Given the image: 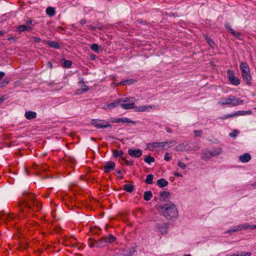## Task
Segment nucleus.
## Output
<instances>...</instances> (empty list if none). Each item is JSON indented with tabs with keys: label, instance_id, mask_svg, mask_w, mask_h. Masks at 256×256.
<instances>
[{
	"label": "nucleus",
	"instance_id": "f257e3e1",
	"mask_svg": "<svg viewBox=\"0 0 256 256\" xmlns=\"http://www.w3.org/2000/svg\"><path fill=\"white\" fill-rule=\"evenodd\" d=\"M119 104L122 108L125 110L134 108L136 112H146L148 111L152 108L151 106H134V104L136 99L134 98L130 97L124 98H120Z\"/></svg>",
	"mask_w": 256,
	"mask_h": 256
},
{
	"label": "nucleus",
	"instance_id": "f03ea898",
	"mask_svg": "<svg viewBox=\"0 0 256 256\" xmlns=\"http://www.w3.org/2000/svg\"><path fill=\"white\" fill-rule=\"evenodd\" d=\"M158 210L162 215L168 219H175L178 216L176 206L171 202L159 206Z\"/></svg>",
	"mask_w": 256,
	"mask_h": 256
},
{
	"label": "nucleus",
	"instance_id": "7ed1b4c3",
	"mask_svg": "<svg viewBox=\"0 0 256 256\" xmlns=\"http://www.w3.org/2000/svg\"><path fill=\"white\" fill-rule=\"evenodd\" d=\"M23 200V202L20 204L22 210H22L23 206L26 207V208H31L30 202L38 208L40 206V203L36 199L35 196L32 194L24 192V193Z\"/></svg>",
	"mask_w": 256,
	"mask_h": 256
},
{
	"label": "nucleus",
	"instance_id": "20e7f679",
	"mask_svg": "<svg viewBox=\"0 0 256 256\" xmlns=\"http://www.w3.org/2000/svg\"><path fill=\"white\" fill-rule=\"evenodd\" d=\"M243 104V100L238 98L230 95L228 97L222 98L218 104L220 106L228 105L230 106H235Z\"/></svg>",
	"mask_w": 256,
	"mask_h": 256
},
{
	"label": "nucleus",
	"instance_id": "39448f33",
	"mask_svg": "<svg viewBox=\"0 0 256 256\" xmlns=\"http://www.w3.org/2000/svg\"><path fill=\"white\" fill-rule=\"evenodd\" d=\"M240 70L242 72L243 80L246 84H250L251 82V76L248 64L244 62H242L240 65Z\"/></svg>",
	"mask_w": 256,
	"mask_h": 256
},
{
	"label": "nucleus",
	"instance_id": "423d86ee",
	"mask_svg": "<svg viewBox=\"0 0 256 256\" xmlns=\"http://www.w3.org/2000/svg\"><path fill=\"white\" fill-rule=\"evenodd\" d=\"M222 153L220 148H217L212 150H204L202 152V159L206 160L210 159L212 157L219 155Z\"/></svg>",
	"mask_w": 256,
	"mask_h": 256
},
{
	"label": "nucleus",
	"instance_id": "0eeeda50",
	"mask_svg": "<svg viewBox=\"0 0 256 256\" xmlns=\"http://www.w3.org/2000/svg\"><path fill=\"white\" fill-rule=\"evenodd\" d=\"M92 124L97 128H112V126L108 122L103 120H92Z\"/></svg>",
	"mask_w": 256,
	"mask_h": 256
},
{
	"label": "nucleus",
	"instance_id": "6e6552de",
	"mask_svg": "<svg viewBox=\"0 0 256 256\" xmlns=\"http://www.w3.org/2000/svg\"><path fill=\"white\" fill-rule=\"evenodd\" d=\"M228 78L230 81V82L236 86H237L240 84V80L234 76V72L232 70H228L227 72Z\"/></svg>",
	"mask_w": 256,
	"mask_h": 256
},
{
	"label": "nucleus",
	"instance_id": "1a4fd4ad",
	"mask_svg": "<svg viewBox=\"0 0 256 256\" xmlns=\"http://www.w3.org/2000/svg\"><path fill=\"white\" fill-rule=\"evenodd\" d=\"M119 106V100L118 99L111 103H104L102 106V108L106 110H110L114 108H116Z\"/></svg>",
	"mask_w": 256,
	"mask_h": 256
},
{
	"label": "nucleus",
	"instance_id": "9d476101",
	"mask_svg": "<svg viewBox=\"0 0 256 256\" xmlns=\"http://www.w3.org/2000/svg\"><path fill=\"white\" fill-rule=\"evenodd\" d=\"M157 230L161 234H166L167 232L168 226L166 224H158L156 226Z\"/></svg>",
	"mask_w": 256,
	"mask_h": 256
},
{
	"label": "nucleus",
	"instance_id": "9b49d317",
	"mask_svg": "<svg viewBox=\"0 0 256 256\" xmlns=\"http://www.w3.org/2000/svg\"><path fill=\"white\" fill-rule=\"evenodd\" d=\"M129 155L132 157L139 158L142 155V151L140 150H129Z\"/></svg>",
	"mask_w": 256,
	"mask_h": 256
},
{
	"label": "nucleus",
	"instance_id": "f8f14e48",
	"mask_svg": "<svg viewBox=\"0 0 256 256\" xmlns=\"http://www.w3.org/2000/svg\"><path fill=\"white\" fill-rule=\"evenodd\" d=\"M164 145L162 143L154 142L149 144L147 145V148L151 151H153L156 148H160V146Z\"/></svg>",
	"mask_w": 256,
	"mask_h": 256
},
{
	"label": "nucleus",
	"instance_id": "ddd939ff",
	"mask_svg": "<svg viewBox=\"0 0 256 256\" xmlns=\"http://www.w3.org/2000/svg\"><path fill=\"white\" fill-rule=\"evenodd\" d=\"M115 164L114 162H109L104 166V170L106 172H109L114 168Z\"/></svg>",
	"mask_w": 256,
	"mask_h": 256
},
{
	"label": "nucleus",
	"instance_id": "4468645a",
	"mask_svg": "<svg viewBox=\"0 0 256 256\" xmlns=\"http://www.w3.org/2000/svg\"><path fill=\"white\" fill-rule=\"evenodd\" d=\"M251 158L250 155L248 153H245L244 154L240 156L239 157L240 160L242 162H247Z\"/></svg>",
	"mask_w": 256,
	"mask_h": 256
},
{
	"label": "nucleus",
	"instance_id": "2eb2a0df",
	"mask_svg": "<svg viewBox=\"0 0 256 256\" xmlns=\"http://www.w3.org/2000/svg\"><path fill=\"white\" fill-rule=\"evenodd\" d=\"M116 240V238L112 234H110L108 236L104 237L102 240L106 242L112 243L114 242Z\"/></svg>",
	"mask_w": 256,
	"mask_h": 256
},
{
	"label": "nucleus",
	"instance_id": "dca6fc26",
	"mask_svg": "<svg viewBox=\"0 0 256 256\" xmlns=\"http://www.w3.org/2000/svg\"><path fill=\"white\" fill-rule=\"evenodd\" d=\"M0 218H3L4 220H6L10 221V220L13 219L14 217L12 215L8 214V213H4L2 212H0Z\"/></svg>",
	"mask_w": 256,
	"mask_h": 256
},
{
	"label": "nucleus",
	"instance_id": "f3484780",
	"mask_svg": "<svg viewBox=\"0 0 256 256\" xmlns=\"http://www.w3.org/2000/svg\"><path fill=\"white\" fill-rule=\"evenodd\" d=\"M251 253L246 252H240L234 253L231 254L227 255L226 256H250Z\"/></svg>",
	"mask_w": 256,
	"mask_h": 256
},
{
	"label": "nucleus",
	"instance_id": "a211bd4d",
	"mask_svg": "<svg viewBox=\"0 0 256 256\" xmlns=\"http://www.w3.org/2000/svg\"><path fill=\"white\" fill-rule=\"evenodd\" d=\"M32 30V28L31 26L28 25H21L18 28V30L19 32H22L25 30L30 31Z\"/></svg>",
	"mask_w": 256,
	"mask_h": 256
},
{
	"label": "nucleus",
	"instance_id": "6ab92c4d",
	"mask_svg": "<svg viewBox=\"0 0 256 256\" xmlns=\"http://www.w3.org/2000/svg\"><path fill=\"white\" fill-rule=\"evenodd\" d=\"M132 253L128 250H120L117 253L116 256H132Z\"/></svg>",
	"mask_w": 256,
	"mask_h": 256
},
{
	"label": "nucleus",
	"instance_id": "aec40b11",
	"mask_svg": "<svg viewBox=\"0 0 256 256\" xmlns=\"http://www.w3.org/2000/svg\"><path fill=\"white\" fill-rule=\"evenodd\" d=\"M160 143H162V144H164V145L160 146V148H162L163 149H168L170 148L174 144V142L173 141H170L169 142H160Z\"/></svg>",
	"mask_w": 256,
	"mask_h": 256
},
{
	"label": "nucleus",
	"instance_id": "412c9836",
	"mask_svg": "<svg viewBox=\"0 0 256 256\" xmlns=\"http://www.w3.org/2000/svg\"><path fill=\"white\" fill-rule=\"evenodd\" d=\"M188 144L186 143H183L178 144L175 148V150L177 152H183L186 150Z\"/></svg>",
	"mask_w": 256,
	"mask_h": 256
},
{
	"label": "nucleus",
	"instance_id": "4be33fe9",
	"mask_svg": "<svg viewBox=\"0 0 256 256\" xmlns=\"http://www.w3.org/2000/svg\"><path fill=\"white\" fill-rule=\"evenodd\" d=\"M36 114L34 112H28L25 113V116L28 120H31L36 117Z\"/></svg>",
	"mask_w": 256,
	"mask_h": 256
},
{
	"label": "nucleus",
	"instance_id": "5701e85b",
	"mask_svg": "<svg viewBox=\"0 0 256 256\" xmlns=\"http://www.w3.org/2000/svg\"><path fill=\"white\" fill-rule=\"evenodd\" d=\"M157 184L160 188H164L168 186V182L163 178H161L157 181Z\"/></svg>",
	"mask_w": 256,
	"mask_h": 256
},
{
	"label": "nucleus",
	"instance_id": "b1692460",
	"mask_svg": "<svg viewBox=\"0 0 256 256\" xmlns=\"http://www.w3.org/2000/svg\"><path fill=\"white\" fill-rule=\"evenodd\" d=\"M114 122L132 123L134 124H135V122L130 120L129 118H118L116 120L114 121Z\"/></svg>",
	"mask_w": 256,
	"mask_h": 256
},
{
	"label": "nucleus",
	"instance_id": "393cba45",
	"mask_svg": "<svg viewBox=\"0 0 256 256\" xmlns=\"http://www.w3.org/2000/svg\"><path fill=\"white\" fill-rule=\"evenodd\" d=\"M152 197V192L150 191H146L144 192V200L148 201Z\"/></svg>",
	"mask_w": 256,
	"mask_h": 256
},
{
	"label": "nucleus",
	"instance_id": "a878e982",
	"mask_svg": "<svg viewBox=\"0 0 256 256\" xmlns=\"http://www.w3.org/2000/svg\"><path fill=\"white\" fill-rule=\"evenodd\" d=\"M170 195V193L166 191H163L161 192L160 194V198H162V200H165L166 198H168Z\"/></svg>",
	"mask_w": 256,
	"mask_h": 256
},
{
	"label": "nucleus",
	"instance_id": "bb28decb",
	"mask_svg": "<svg viewBox=\"0 0 256 256\" xmlns=\"http://www.w3.org/2000/svg\"><path fill=\"white\" fill-rule=\"evenodd\" d=\"M46 12L49 16H52L55 14V10L52 7H48L46 8Z\"/></svg>",
	"mask_w": 256,
	"mask_h": 256
},
{
	"label": "nucleus",
	"instance_id": "cd10ccee",
	"mask_svg": "<svg viewBox=\"0 0 256 256\" xmlns=\"http://www.w3.org/2000/svg\"><path fill=\"white\" fill-rule=\"evenodd\" d=\"M124 189L125 191L130 192L134 190V186L130 184H125L124 186Z\"/></svg>",
	"mask_w": 256,
	"mask_h": 256
},
{
	"label": "nucleus",
	"instance_id": "c85d7f7f",
	"mask_svg": "<svg viewBox=\"0 0 256 256\" xmlns=\"http://www.w3.org/2000/svg\"><path fill=\"white\" fill-rule=\"evenodd\" d=\"M48 44L52 48H60L59 44L58 42H55L48 41Z\"/></svg>",
	"mask_w": 256,
	"mask_h": 256
},
{
	"label": "nucleus",
	"instance_id": "c756f323",
	"mask_svg": "<svg viewBox=\"0 0 256 256\" xmlns=\"http://www.w3.org/2000/svg\"><path fill=\"white\" fill-rule=\"evenodd\" d=\"M124 152L122 150H114L113 152V155L114 157L122 158L124 155Z\"/></svg>",
	"mask_w": 256,
	"mask_h": 256
},
{
	"label": "nucleus",
	"instance_id": "7c9ffc66",
	"mask_svg": "<svg viewBox=\"0 0 256 256\" xmlns=\"http://www.w3.org/2000/svg\"><path fill=\"white\" fill-rule=\"evenodd\" d=\"M154 178L153 175L150 174L146 176L145 182L148 184H152V180Z\"/></svg>",
	"mask_w": 256,
	"mask_h": 256
},
{
	"label": "nucleus",
	"instance_id": "2f4dec72",
	"mask_svg": "<svg viewBox=\"0 0 256 256\" xmlns=\"http://www.w3.org/2000/svg\"><path fill=\"white\" fill-rule=\"evenodd\" d=\"M242 230L240 224V225L234 226L232 229L228 230L227 232L230 233V232H236L240 231Z\"/></svg>",
	"mask_w": 256,
	"mask_h": 256
},
{
	"label": "nucleus",
	"instance_id": "473e14b6",
	"mask_svg": "<svg viewBox=\"0 0 256 256\" xmlns=\"http://www.w3.org/2000/svg\"><path fill=\"white\" fill-rule=\"evenodd\" d=\"M144 161L146 162L148 164H150L152 162H154V158H153L150 156H147L144 158Z\"/></svg>",
	"mask_w": 256,
	"mask_h": 256
},
{
	"label": "nucleus",
	"instance_id": "72a5a7b5",
	"mask_svg": "<svg viewBox=\"0 0 256 256\" xmlns=\"http://www.w3.org/2000/svg\"><path fill=\"white\" fill-rule=\"evenodd\" d=\"M91 49L96 52H98L100 47L96 44H92L90 46Z\"/></svg>",
	"mask_w": 256,
	"mask_h": 256
},
{
	"label": "nucleus",
	"instance_id": "f704fd0d",
	"mask_svg": "<svg viewBox=\"0 0 256 256\" xmlns=\"http://www.w3.org/2000/svg\"><path fill=\"white\" fill-rule=\"evenodd\" d=\"M206 42L208 43V44H210V46L212 47V48H214V42L211 40V39L206 36Z\"/></svg>",
	"mask_w": 256,
	"mask_h": 256
},
{
	"label": "nucleus",
	"instance_id": "c9c22d12",
	"mask_svg": "<svg viewBox=\"0 0 256 256\" xmlns=\"http://www.w3.org/2000/svg\"><path fill=\"white\" fill-rule=\"evenodd\" d=\"M134 82L133 80H125V81H122L121 82H120V84H122V85H124V84H132Z\"/></svg>",
	"mask_w": 256,
	"mask_h": 256
},
{
	"label": "nucleus",
	"instance_id": "e433bc0d",
	"mask_svg": "<svg viewBox=\"0 0 256 256\" xmlns=\"http://www.w3.org/2000/svg\"><path fill=\"white\" fill-rule=\"evenodd\" d=\"M72 65V62L70 60H65L64 63V66L66 68H70Z\"/></svg>",
	"mask_w": 256,
	"mask_h": 256
},
{
	"label": "nucleus",
	"instance_id": "4c0bfd02",
	"mask_svg": "<svg viewBox=\"0 0 256 256\" xmlns=\"http://www.w3.org/2000/svg\"><path fill=\"white\" fill-rule=\"evenodd\" d=\"M164 160L166 161H170L172 159V157L170 156V154L168 152L166 153L164 157Z\"/></svg>",
	"mask_w": 256,
	"mask_h": 256
},
{
	"label": "nucleus",
	"instance_id": "58836bf2",
	"mask_svg": "<svg viewBox=\"0 0 256 256\" xmlns=\"http://www.w3.org/2000/svg\"><path fill=\"white\" fill-rule=\"evenodd\" d=\"M249 224L248 223H244L242 224H240L242 230H248L249 229Z\"/></svg>",
	"mask_w": 256,
	"mask_h": 256
},
{
	"label": "nucleus",
	"instance_id": "ea45409f",
	"mask_svg": "<svg viewBox=\"0 0 256 256\" xmlns=\"http://www.w3.org/2000/svg\"><path fill=\"white\" fill-rule=\"evenodd\" d=\"M235 115H236V116L246 115L245 111L240 110V111L236 112H235Z\"/></svg>",
	"mask_w": 256,
	"mask_h": 256
},
{
	"label": "nucleus",
	"instance_id": "a19ab883",
	"mask_svg": "<svg viewBox=\"0 0 256 256\" xmlns=\"http://www.w3.org/2000/svg\"><path fill=\"white\" fill-rule=\"evenodd\" d=\"M178 166L183 170L185 169L186 168V164L180 161L178 162Z\"/></svg>",
	"mask_w": 256,
	"mask_h": 256
},
{
	"label": "nucleus",
	"instance_id": "79ce46f5",
	"mask_svg": "<svg viewBox=\"0 0 256 256\" xmlns=\"http://www.w3.org/2000/svg\"><path fill=\"white\" fill-rule=\"evenodd\" d=\"M232 116H236L235 112L232 114H228L224 116V117L222 118V119H226Z\"/></svg>",
	"mask_w": 256,
	"mask_h": 256
},
{
	"label": "nucleus",
	"instance_id": "37998d69",
	"mask_svg": "<svg viewBox=\"0 0 256 256\" xmlns=\"http://www.w3.org/2000/svg\"><path fill=\"white\" fill-rule=\"evenodd\" d=\"M229 32L232 34H233L234 36H239L240 34L238 32H236L234 31V30H233L232 28L230 29Z\"/></svg>",
	"mask_w": 256,
	"mask_h": 256
},
{
	"label": "nucleus",
	"instance_id": "c03bdc74",
	"mask_svg": "<svg viewBox=\"0 0 256 256\" xmlns=\"http://www.w3.org/2000/svg\"><path fill=\"white\" fill-rule=\"evenodd\" d=\"M202 134V130H195L194 131V134L196 136H200Z\"/></svg>",
	"mask_w": 256,
	"mask_h": 256
},
{
	"label": "nucleus",
	"instance_id": "a18cd8bd",
	"mask_svg": "<svg viewBox=\"0 0 256 256\" xmlns=\"http://www.w3.org/2000/svg\"><path fill=\"white\" fill-rule=\"evenodd\" d=\"M237 134V132L234 130V131L232 132H231L230 134V136L231 137V138H234Z\"/></svg>",
	"mask_w": 256,
	"mask_h": 256
},
{
	"label": "nucleus",
	"instance_id": "49530a36",
	"mask_svg": "<svg viewBox=\"0 0 256 256\" xmlns=\"http://www.w3.org/2000/svg\"><path fill=\"white\" fill-rule=\"evenodd\" d=\"M88 90H89L88 87L86 85V84H84V86H83V88H82V90L83 92H86V91H88Z\"/></svg>",
	"mask_w": 256,
	"mask_h": 256
},
{
	"label": "nucleus",
	"instance_id": "de8ad7c7",
	"mask_svg": "<svg viewBox=\"0 0 256 256\" xmlns=\"http://www.w3.org/2000/svg\"><path fill=\"white\" fill-rule=\"evenodd\" d=\"M32 20H27L26 22L27 25H30L32 24Z\"/></svg>",
	"mask_w": 256,
	"mask_h": 256
},
{
	"label": "nucleus",
	"instance_id": "09e8293b",
	"mask_svg": "<svg viewBox=\"0 0 256 256\" xmlns=\"http://www.w3.org/2000/svg\"><path fill=\"white\" fill-rule=\"evenodd\" d=\"M256 228V225H249V229L250 230H253Z\"/></svg>",
	"mask_w": 256,
	"mask_h": 256
},
{
	"label": "nucleus",
	"instance_id": "8fccbe9b",
	"mask_svg": "<svg viewBox=\"0 0 256 256\" xmlns=\"http://www.w3.org/2000/svg\"><path fill=\"white\" fill-rule=\"evenodd\" d=\"M174 175L175 176H180V177H182V175L181 174H180L179 172H175L174 173Z\"/></svg>",
	"mask_w": 256,
	"mask_h": 256
},
{
	"label": "nucleus",
	"instance_id": "3c124183",
	"mask_svg": "<svg viewBox=\"0 0 256 256\" xmlns=\"http://www.w3.org/2000/svg\"><path fill=\"white\" fill-rule=\"evenodd\" d=\"M252 114V112L251 110H246L245 111V114Z\"/></svg>",
	"mask_w": 256,
	"mask_h": 256
},
{
	"label": "nucleus",
	"instance_id": "603ef678",
	"mask_svg": "<svg viewBox=\"0 0 256 256\" xmlns=\"http://www.w3.org/2000/svg\"><path fill=\"white\" fill-rule=\"evenodd\" d=\"M4 100V98L3 96H0V104H1Z\"/></svg>",
	"mask_w": 256,
	"mask_h": 256
},
{
	"label": "nucleus",
	"instance_id": "864d4df0",
	"mask_svg": "<svg viewBox=\"0 0 256 256\" xmlns=\"http://www.w3.org/2000/svg\"><path fill=\"white\" fill-rule=\"evenodd\" d=\"M4 74H5L4 72H0V79L1 78H2L4 76Z\"/></svg>",
	"mask_w": 256,
	"mask_h": 256
},
{
	"label": "nucleus",
	"instance_id": "5fc2aeb1",
	"mask_svg": "<svg viewBox=\"0 0 256 256\" xmlns=\"http://www.w3.org/2000/svg\"><path fill=\"white\" fill-rule=\"evenodd\" d=\"M226 28L229 31L230 29H232V28H230V26L229 24H226Z\"/></svg>",
	"mask_w": 256,
	"mask_h": 256
},
{
	"label": "nucleus",
	"instance_id": "6e6d98bb",
	"mask_svg": "<svg viewBox=\"0 0 256 256\" xmlns=\"http://www.w3.org/2000/svg\"><path fill=\"white\" fill-rule=\"evenodd\" d=\"M166 132H169V133H171L172 132V130L170 128H166Z\"/></svg>",
	"mask_w": 256,
	"mask_h": 256
},
{
	"label": "nucleus",
	"instance_id": "4d7b16f0",
	"mask_svg": "<svg viewBox=\"0 0 256 256\" xmlns=\"http://www.w3.org/2000/svg\"><path fill=\"white\" fill-rule=\"evenodd\" d=\"M117 176L119 177H122V176H121V172L120 171H118L117 172Z\"/></svg>",
	"mask_w": 256,
	"mask_h": 256
},
{
	"label": "nucleus",
	"instance_id": "13d9d810",
	"mask_svg": "<svg viewBox=\"0 0 256 256\" xmlns=\"http://www.w3.org/2000/svg\"><path fill=\"white\" fill-rule=\"evenodd\" d=\"M36 42H40V39L38 38H34Z\"/></svg>",
	"mask_w": 256,
	"mask_h": 256
},
{
	"label": "nucleus",
	"instance_id": "bf43d9fd",
	"mask_svg": "<svg viewBox=\"0 0 256 256\" xmlns=\"http://www.w3.org/2000/svg\"><path fill=\"white\" fill-rule=\"evenodd\" d=\"M4 34V31H0V35H3Z\"/></svg>",
	"mask_w": 256,
	"mask_h": 256
},
{
	"label": "nucleus",
	"instance_id": "052dcab7",
	"mask_svg": "<svg viewBox=\"0 0 256 256\" xmlns=\"http://www.w3.org/2000/svg\"><path fill=\"white\" fill-rule=\"evenodd\" d=\"M252 186L253 187H256V182L255 184H252Z\"/></svg>",
	"mask_w": 256,
	"mask_h": 256
},
{
	"label": "nucleus",
	"instance_id": "680f3d73",
	"mask_svg": "<svg viewBox=\"0 0 256 256\" xmlns=\"http://www.w3.org/2000/svg\"><path fill=\"white\" fill-rule=\"evenodd\" d=\"M5 82H6V84H8V80L6 81V80H5Z\"/></svg>",
	"mask_w": 256,
	"mask_h": 256
},
{
	"label": "nucleus",
	"instance_id": "e2e57ef3",
	"mask_svg": "<svg viewBox=\"0 0 256 256\" xmlns=\"http://www.w3.org/2000/svg\"><path fill=\"white\" fill-rule=\"evenodd\" d=\"M184 256H190V254H185V255H184Z\"/></svg>",
	"mask_w": 256,
	"mask_h": 256
},
{
	"label": "nucleus",
	"instance_id": "0e129e2a",
	"mask_svg": "<svg viewBox=\"0 0 256 256\" xmlns=\"http://www.w3.org/2000/svg\"><path fill=\"white\" fill-rule=\"evenodd\" d=\"M91 59H94V57L91 58Z\"/></svg>",
	"mask_w": 256,
	"mask_h": 256
},
{
	"label": "nucleus",
	"instance_id": "69168bd1",
	"mask_svg": "<svg viewBox=\"0 0 256 256\" xmlns=\"http://www.w3.org/2000/svg\"><path fill=\"white\" fill-rule=\"evenodd\" d=\"M91 59H94V57L91 58Z\"/></svg>",
	"mask_w": 256,
	"mask_h": 256
},
{
	"label": "nucleus",
	"instance_id": "338daca9",
	"mask_svg": "<svg viewBox=\"0 0 256 256\" xmlns=\"http://www.w3.org/2000/svg\"><path fill=\"white\" fill-rule=\"evenodd\" d=\"M255 109H256V108H255Z\"/></svg>",
	"mask_w": 256,
	"mask_h": 256
}]
</instances>
